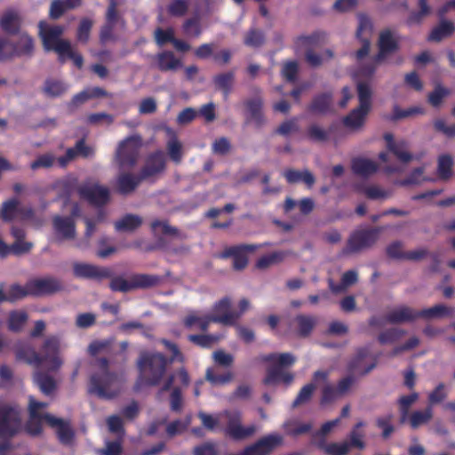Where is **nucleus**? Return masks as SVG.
<instances>
[{"label":"nucleus","mask_w":455,"mask_h":455,"mask_svg":"<svg viewBox=\"0 0 455 455\" xmlns=\"http://www.w3.org/2000/svg\"><path fill=\"white\" fill-rule=\"evenodd\" d=\"M220 417H224L227 420L224 434L233 440H245L256 432L255 425L243 426L242 424V413L237 410H226L218 416L207 414L204 411L198 412V418L201 419L203 426L212 431L220 427Z\"/></svg>","instance_id":"obj_1"},{"label":"nucleus","mask_w":455,"mask_h":455,"mask_svg":"<svg viewBox=\"0 0 455 455\" xmlns=\"http://www.w3.org/2000/svg\"><path fill=\"white\" fill-rule=\"evenodd\" d=\"M60 339L57 336H51L44 340L41 355L30 347L20 349L17 355L19 358L23 359L29 364L39 365L44 363L49 371H57L63 364V360L60 355Z\"/></svg>","instance_id":"obj_2"},{"label":"nucleus","mask_w":455,"mask_h":455,"mask_svg":"<svg viewBox=\"0 0 455 455\" xmlns=\"http://www.w3.org/2000/svg\"><path fill=\"white\" fill-rule=\"evenodd\" d=\"M108 362L100 360L96 364L95 371L92 374L89 384V392L101 398H112L122 389V379L108 371Z\"/></svg>","instance_id":"obj_3"},{"label":"nucleus","mask_w":455,"mask_h":455,"mask_svg":"<svg viewBox=\"0 0 455 455\" xmlns=\"http://www.w3.org/2000/svg\"><path fill=\"white\" fill-rule=\"evenodd\" d=\"M167 359L160 353L144 352L138 360L140 381L148 386H156L163 379Z\"/></svg>","instance_id":"obj_4"},{"label":"nucleus","mask_w":455,"mask_h":455,"mask_svg":"<svg viewBox=\"0 0 455 455\" xmlns=\"http://www.w3.org/2000/svg\"><path fill=\"white\" fill-rule=\"evenodd\" d=\"M397 48V34L391 29L382 30L379 37V53L376 55L371 64L366 65L360 69V76L364 77H370L373 76L378 65L383 61L389 53L396 51Z\"/></svg>","instance_id":"obj_5"},{"label":"nucleus","mask_w":455,"mask_h":455,"mask_svg":"<svg viewBox=\"0 0 455 455\" xmlns=\"http://www.w3.org/2000/svg\"><path fill=\"white\" fill-rule=\"evenodd\" d=\"M39 36L45 51H54L58 56L68 49L70 42L61 38L64 28L61 26H51L45 21L38 24Z\"/></svg>","instance_id":"obj_6"},{"label":"nucleus","mask_w":455,"mask_h":455,"mask_svg":"<svg viewBox=\"0 0 455 455\" xmlns=\"http://www.w3.org/2000/svg\"><path fill=\"white\" fill-rule=\"evenodd\" d=\"M141 138L132 135L121 140L115 153V162L121 169L132 168L137 163Z\"/></svg>","instance_id":"obj_7"},{"label":"nucleus","mask_w":455,"mask_h":455,"mask_svg":"<svg viewBox=\"0 0 455 455\" xmlns=\"http://www.w3.org/2000/svg\"><path fill=\"white\" fill-rule=\"evenodd\" d=\"M390 154L394 155L401 163L407 164L414 159L408 148V144L404 140L396 141V144H390L387 152L380 153L379 156V160L386 164L383 167L387 173L401 172L403 168L399 165L389 164Z\"/></svg>","instance_id":"obj_8"},{"label":"nucleus","mask_w":455,"mask_h":455,"mask_svg":"<svg viewBox=\"0 0 455 455\" xmlns=\"http://www.w3.org/2000/svg\"><path fill=\"white\" fill-rule=\"evenodd\" d=\"M379 230L364 228L355 230L349 237L344 254L356 253L372 246L379 239Z\"/></svg>","instance_id":"obj_9"},{"label":"nucleus","mask_w":455,"mask_h":455,"mask_svg":"<svg viewBox=\"0 0 455 455\" xmlns=\"http://www.w3.org/2000/svg\"><path fill=\"white\" fill-rule=\"evenodd\" d=\"M159 281L160 278L158 276L150 275H137L128 280L123 277H116L112 279L110 288L115 291L126 292L137 288H147L156 285Z\"/></svg>","instance_id":"obj_10"},{"label":"nucleus","mask_w":455,"mask_h":455,"mask_svg":"<svg viewBox=\"0 0 455 455\" xmlns=\"http://www.w3.org/2000/svg\"><path fill=\"white\" fill-rule=\"evenodd\" d=\"M208 315L212 323H219L223 325H234L240 317V314L231 310V300L228 297L214 303Z\"/></svg>","instance_id":"obj_11"},{"label":"nucleus","mask_w":455,"mask_h":455,"mask_svg":"<svg viewBox=\"0 0 455 455\" xmlns=\"http://www.w3.org/2000/svg\"><path fill=\"white\" fill-rule=\"evenodd\" d=\"M20 428V416L16 409L0 403V439L11 437Z\"/></svg>","instance_id":"obj_12"},{"label":"nucleus","mask_w":455,"mask_h":455,"mask_svg":"<svg viewBox=\"0 0 455 455\" xmlns=\"http://www.w3.org/2000/svg\"><path fill=\"white\" fill-rule=\"evenodd\" d=\"M1 217L4 221L33 220L34 212L29 207L21 206L19 200L11 199L3 204Z\"/></svg>","instance_id":"obj_13"},{"label":"nucleus","mask_w":455,"mask_h":455,"mask_svg":"<svg viewBox=\"0 0 455 455\" xmlns=\"http://www.w3.org/2000/svg\"><path fill=\"white\" fill-rule=\"evenodd\" d=\"M376 365V359L371 355V346L357 349L353 360L350 363V371L358 375H365L369 373Z\"/></svg>","instance_id":"obj_14"},{"label":"nucleus","mask_w":455,"mask_h":455,"mask_svg":"<svg viewBox=\"0 0 455 455\" xmlns=\"http://www.w3.org/2000/svg\"><path fill=\"white\" fill-rule=\"evenodd\" d=\"M46 403L36 402L33 397H29V414L30 418L27 424V431L32 435H38L43 429V423L46 422L44 411L47 407Z\"/></svg>","instance_id":"obj_15"},{"label":"nucleus","mask_w":455,"mask_h":455,"mask_svg":"<svg viewBox=\"0 0 455 455\" xmlns=\"http://www.w3.org/2000/svg\"><path fill=\"white\" fill-rule=\"evenodd\" d=\"M79 195L95 205H102L109 200V190L108 188L95 182H87L78 188Z\"/></svg>","instance_id":"obj_16"},{"label":"nucleus","mask_w":455,"mask_h":455,"mask_svg":"<svg viewBox=\"0 0 455 455\" xmlns=\"http://www.w3.org/2000/svg\"><path fill=\"white\" fill-rule=\"evenodd\" d=\"M313 381L322 389L321 403L323 404L331 403L341 397L338 387L329 381V371H317L314 373Z\"/></svg>","instance_id":"obj_17"},{"label":"nucleus","mask_w":455,"mask_h":455,"mask_svg":"<svg viewBox=\"0 0 455 455\" xmlns=\"http://www.w3.org/2000/svg\"><path fill=\"white\" fill-rule=\"evenodd\" d=\"M117 3L116 0H110V5L107 12V20L106 24L102 27L100 39L102 44H106L110 41H115L116 36L113 34V29L115 26L117 24L118 21L121 22L122 25L123 21L119 19L116 8Z\"/></svg>","instance_id":"obj_18"},{"label":"nucleus","mask_w":455,"mask_h":455,"mask_svg":"<svg viewBox=\"0 0 455 455\" xmlns=\"http://www.w3.org/2000/svg\"><path fill=\"white\" fill-rule=\"evenodd\" d=\"M29 291L31 295L41 296L60 291L62 288L61 283L52 277L39 278L30 281Z\"/></svg>","instance_id":"obj_19"},{"label":"nucleus","mask_w":455,"mask_h":455,"mask_svg":"<svg viewBox=\"0 0 455 455\" xmlns=\"http://www.w3.org/2000/svg\"><path fill=\"white\" fill-rule=\"evenodd\" d=\"M256 245L242 244L233 246L225 251L223 257H233V266L235 269L244 268L248 263L247 253L252 252Z\"/></svg>","instance_id":"obj_20"},{"label":"nucleus","mask_w":455,"mask_h":455,"mask_svg":"<svg viewBox=\"0 0 455 455\" xmlns=\"http://www.w3.org/2000/svg\"><path fill=\"white\" fill-rule=\"evenodd\" d=\"M154 65L162 72H175L182 68V61L171 51H164L154 57Z\"/></svg>","instance_id":"obj_21"},{"label":"nucleus","mask_w":455,"mask_h":455,"mask_svg":"<svg viewBox=\"0 0 455 455\" xmlns=\"http://www.w3.org/2000/svg\"><path fill=\"white\" fill-rule=\"evenodd\" d=\"M45 419L47 424L56 431V434L62 443L68 444L71 443L74 432L68 421L51 414H46Z\"/></svg>","instance_id":"obj_22"},{"label":"nucleus","mask_w":455,"mask_h":455,"mask_svg":"<svg viewBox=\"0 0 455 455\" xmlns=\"http://www.w3.org/2000/svg\"><path fill=\"white\" fill-rule=\"evenodd\" d=\"M53 228L56 239L59 241L72 240L76 237V225L71 218L56 216L53 219Z\"/></svg>","instance_id":"obj_23"},{"label":"nucleus","mask_w":455,"mask_h":455,"mask_svg":"<svg viewBox=\"0 0 455 455\" xmlns=\"http://www.w3.org/2000/svg\"><path fill=\"white\" fill-rule=\"evenodd\" d=\"M371 111L356 107L343 119L344 125L351 132L363 130Z\"/></svg>","instance_id":"obj_24"},{"label":"nucleus","mask_w":455,"mask_h":455,"mask_svg":"<svg viewBox=\"0 0 455 455\" xmlns=\"http://www.w3.org/2000/svg\"><path fill=\"white\" fill-rule=\"evenodd\" d=\"M165 166V159L163 152L151 155L146 161L141 171V179L149 178L162 172Z\"/></svg>","instance_id":"obj_25"},{"label":"nucleus","mask_w":455,"mask_h":455,"mask_svg":"<svg viewBox=\"0 0 455 455\" xmlns=\"http://www.w3.org/2000/svg\"><path fill=\"white\" fill-rule=\"evenodd\" d=\"M325 38V34L321 31L313 32L310 35H302L295 38L294 48L297 52H308L314 46L321 44Z\"/></svg>","instance_id":"obj_26"},{"label":"nucleus","mask_w":455,"mask_h":455,"mask_svg":"<svg viewBox=\"0 0 455 455\" xmlns=\"http://www.w3.org/2000/svg\"><path fill=\"white\" fill-rule=\"evenodd\" d=\"M11 234L15 241L12 243L11 246H7V254L13 253L15 255H20L30 251L33 244L29 242L24 241L25 232L23 229L17 227H12Z\"/></svg>","instance_id":"obj_27"},{"label":"nucleus","mask_w":455,"mask_h":455,"mask_svg":"<svg viewBox=\"0 0 455 455\" xmlns=\"http://www.w3.org/2000/svg\"><path fill=\"white\" fill-rule=\"evenodd\" d=\"M73 272L76 277L80 278H96L108 275V271L106 268H100L94 265L83 262L74 263Z\"/></svg>","instance_id":"obj_28"},{"label":"nucleus","mask_w":455,"mask_h":455,"mask_svg":"<svg viewBox=\"0 0 455 455\" xmlns=\"http://www.w3.org/2000/svg\"><path fill=\"white\" fill-rule=\"evenodd\" d=\"M421 318L426 320L440 319L444 317L452 318L455 316V307L444 304H436L419 311Z\"/></svg>","instance_id":"obj_29"},{"label":"nucleus","mask_w":455,"mask_h":455,"mask_svg":"<svg viewBox=\"0 0 455 455\" xmlns=\"http://www.w3.org/2000/svg\"><path fill=\"white\" fill-rule=\"evenodd\" d=\"M419 317V311L408 307L395 308L387 315V320L392 323L411 322Z\"/></svg>","instance_id":"obj_30"},{"label":"nucleus","mask_w":455,"mask_h":455,"mask_svg":"<svg viewBox=\"0 0 455 455\" xmlns=\"http://www.w3.org/2000/svg\"><path fill=\"white\" fill-rule=\"evenodd\" d=\"M351 168L356 175L368 177L374 174L378 171L379 166L371 159L357 157L352 161Z\"/></svg>","instance_id":"obj_31"},{"label":"nucleus","mask_w":455,"mask_h":455,"mask_svg":"<svg viewBox=\"0 0 455 455\" xmlns=\"http://www.w3.org/2000/svg\"><path fill=\"white\" fill-rule=\"evenodd\" d=\"M0 27L9 34H15L19 31L20 17L16 11L8 9L0 14Z\"/></svg>","instance_id":"obj_32"},{"label":"nucleus","mask_w":455,"mask_h":455,"mask_svg":"<svg viewBox=\"0 0 455 455\" xmlns=\"http://www.w3.org/2000/svg\"><path fill=\"white\" fill-rule=\"evenodd\" d=\"M296 331L300 337L308 336L317 323V318L313 315H299L294 320Z\"/></svg>","instance_id":"obj_33"},{"label":"nucleus","mask_w":455,"mask_h":455,"mask_svg":"<svg viewBox=\"0 0 455 455\" xmlns=\"http://www.w3.org/2000/svg\"><path fill=\"white\" fill-rule=\"evenodd\" d=\"M357 97L359 105L357 107L371 111L372 108L373 91L369 82L357 81Z\"/></svg>","instance_id":"obj_34"},{"label":"nucleus","mask_w":455,"mask_h":455,"mask_svg":"<svg viewBox=\"0 0 455 455\" xmlns=\"http://www.w3.org/2000/svg\"><path fill=\"white\" fill-rule=\"evenodd\" d=\"M142 218L136 214H126L115 222V228L118 232H133L142 224Z\"/></svg>","instance_id":"obj_35"},{"label":"nucleus","mask_w":455,"mask_h":455,"mask_svg":"<svg viewBox=\"0 0 455 455\" xmlns=\"http://www.w3.org/2000/svg\"><path fill=\"white\" fill-rule=\"evenodd\" d=\"M212 323L208 314H202L200 312H191L184 318V324L188 328L199 329L206 331L209 324Z\"/></svg>","instance_id":"obj_36"},{"label":"nucleus","mask_w":455,"mask_h":455,"mask_svg":"<svg viewBox=\"0 0 455 455\" xmlns=\"http://www.w3.org/2000/svg\"><path fill=\"white\" fill-rule=\"evenodd\" d=\"M454 31L455 26L452 21L442 20L440 23L432 29L428 36V40L440 42L441 40L451 36Z\"/></svg>","instance_id":"obj_37"},{"label":"nucleus","mask_w":455,"mask_h":455,"mask_svg":"<svg viewBox=\"0 0 455 455\" xmlns=\"http://www.w3.org/2000/svg\"><path fill=\"white\" fill-rule=\"evenodd\" d=\"M283 428L286 435L297 436L309 432L312 428L310 422H302L299 419H290L283 422Z\"/></svg>","instance_id":"obj_38"},{"label":"nucleus","mask_w":455,"mask_h":455,"mask_svg":"<svg viewBox=\"0 0 455 455\" xmlns=\"http://www.w3.org/2000/svg\"><path fill=\"white\" fill-rule=\"evenodd\" d=\"M291 254L289 251H276L264 255L257 261V267L260 269L267 268L271 266L280 264L288 256Z\"/></svg>","instance_id":"obj_39"},{"label":"nucleus","mask_w":455,"mask_h":455,"mask_svg":"<svg viewBox=\"0 0 455 455\" xmlns=\"http://www.w3.org/2000/svg\"><path fill=\"white\" fill-rule=\"evenodd\" d=\"M283 176L289 183L302 181L309 188H311L315 181L314 175L308 170H288L283 172Z\"/></svg>","instance_id":"obj_40"},{"label":"nucleus","mask_w":455,"mask_h":455,"mask_svg":"<svg viewBox=\"0 0 455 455\" xmlns=\"http://www.w3.org/2000/svg\"><path fill=\"white\" fill-rule=\"evenodd\" d=\"M281 380L289 384L293 380V375L283 372V371L277 366H268L267 370V376L264 379L265 384L274 385Z\"/></svg>","instance_id":"obj_41"},{"label":"nucleus","mask_w":455,"mask_h":455,"mask_svg":"<svg viewBox=\"0 0 455 455\" xmlns=\"http://www.w3.org/2000/svg\"><path fill=\"white\" fill-rule=\"evenodd\" d=\"M419 395L414 392L408 395H402L398 401V408L400 412V422L405 423L409 419L411 407L418 401Z\"/></svg>","instance_id":"obj_42"},{"label":"nucleus","mask_w":455,"mask_h":455,"mask_svg":"<svg viewBox=\"0 0 455 455\" xmlns=\"http://www.w3.org/2000/svg\"><path fill=\"white\" fill-rule=\"evenodd\" d=\"M234 379V374L231 371L220 373L215 368H208L205 372V379L212 386H224L231 382Z\"/></svg>","instance_id":"obj_43"},{"label":"nucleus","mask_w":455,"mask_h":455,"mask_svg":"<svg viewBox=\"0 0 455 455\" xmlns=\"http://www.w3.org/2000/svg\"><path fill=\"white\" fill-rule=\"evenodd\" d=\"M141 177H136L132 174L123 173L118 177L117 187L122 194H129L132 192L139 185Z\"/></svg>","instance_id":"obj_44"},{"label":"nucleus","mask_w":455,"mask_h":455,"mask_svg":"<svg viewBox=\"0 0 455 455\" xmlns=\"http://www.w3.org/2000/svg\"><path fill=\"white\" fill-rule=\"evenodd\" d=\"M453 160L449 155H442L437 161V176L441 180H448L452 175Z\"/></svg>","instance_id":"obj_45"},{"label":"nucleus","mask_w":455,"mask_h":455,"mask_svg":"<svg viewBox=\"0 0 455 455\" xmlns=\"http://www.w3.org/2000/svg\"><path fill=\"white\" fill-rule=\"evenodd\" d=\"M57 156L52 152H46L36 156L31 162L29 167L32 171H38L40 169H50L56 164Z\"/></svg>","instance_id":"obj_46"},{"label":"nucleus","mask_w":455,"mask_h":455,"mask_svg":"<svg viewBox=\"0 0 455 455\" xmlns=\"http://www.w3.org/2000/svg\"><path fill=\"white\" fill-rule=\"evenodd\" d=\"M14 46L16 48V55L18 56H30L34 51L32 38L24 32L19 35V39Z\"/></svg>","instance_id":"obj_47"},{"label":"nucleus","mask_w":455,"mask_h":455,"mask_svg":"<svg viewBox=\"0 0 455 455\" xmlns=\"http://www.w3.org/2000/svg\"><path fill=\"white\" fill-rule=\"evenodd\" d=\"M34 379L40 390L46 395H51L56 388L54 379L46 373L36 372Z\"/></svg>","instance_id":"obj_48"},{"label":"nucleus","mask_w":455,"mask_h":455,"mask_svg":"<svg viewBox=\"0 0 455 455\" xmlns=\"http://www.w3.org/2000/svg\"><path fill=\"white\" fill-rule=\"evenodd\" d=\"M433 417V411L430 407L426 408L424 411H415L409 414V422L412 428L416 429L420 426L427 424Z\"/></svg>","instance_id":"obj_49"},{"label":"nucleus","mask_w":455,"mask_h":455,"mask_svg":"<svg viewBox=\"0 0 455 455\" xmlns=\"http://www.w3.org/2000/svg\"><path fill=\"white\" fill-rule=\"evenodd\" d=\"M80 4V0H53L50 8V16L52 19L60 18L66 10V7L74 8Z\"/></svg>","instance_id":"obj_50"},{"label":"nucleus","mask_w":455,"mask_h":455,"mask_svg":"<svg viewBox=\"0 0 455 455\" xmlns=\"http://www.w3.org/2000/svg\"><path fill=\"white\" fill-rule=\"evenodd\" d=\"M419 11L410 14L407 20L409 25L419 24L426 17L431 13V7L427 0L418 1Z\"/></svg>","instance_id":"obj_51"},{"label":"nucleus","mask_w":455,"mask_h":455,"mask_svg":"<svg viewBox=\"0 0 455 455\" xmlns=\"http://www.w3.org/2000/svg\"><path fill=\"white\" fill-rule=\"evenodd\" d=\"M264 360L271 363L269 366H277L281 369V367L293 364L296 358L292 354L283 353L268 355L264 357Z\"/></svg>","instance_id":"obj_52"},{"label":"nucleus","mask_w":455,"mask_h":455,"mask_svg":"<svg viewBox=\"0 0 455 455\" xmlns=\"http://www.w3.org/2000/svg\"><path fill=\"white\" fill-rule=\"evenodd\" d=\"M28 321V315L25 311L17 310L9 314L7 320L8 329L12 331H19Z\"/></svg>","instance_id":"obj_53"},{"label":"nucleus","mask_w":455,"mask_h":455,"mask_svg":"<svg viewBox=\"0 0 455 455\" xmlns=\"http://www.w3.org/2000/svg\"><path fill=\"white\" fill-rule=\"evenodd\" d=\"M248 111L250 113V119L259 126L264 123V117L261 113L262 100L259 98L254 99L247 102Z\"/></svg>","instance_id":"obj_54"},{"label":"nucleus","mask_w":455,"mask_h":455,"mask_svg":"<svg viewBox=\"0 0 455 455\" xmlns=\"http://www.w3.org/2000/svg\"><path fill=\"white\" fill-rule=\"evenodd\" d=\"M68 86L61 81L48 80L44 84V92L50 97H58L68 91Z\"/></svg>","instance_id":"obj_55"},{"label":"nucleus","mask_w":455,"mask_h":455,"mask_svg":"<svg viewBox=\"0 0 455 455\" xmlns=\"http://www.w3.org/2000/svg\"><path fill=\"white\" fill-rule=\"evenodd\" d=\"M426 164L420 167L415 168L408 177L400 182L402 186L405 185H419L427 180H431L425 176Z\"/></svg>","instance_id":"obj_56"},{"label":"nucleus","mask_w":455,"mask_h":455,"mask_svg":"<svg viewBox=\"0 0 455 455\" xmlns=\"http://www.w3.org/2000/svg\"><path fill=\"white\" fill-rule=\"evenodd\" d=\"M331 102V95L330 93H324L314 100L310 109L315 113L323 114L329 110Z\"/></svg>","instance_id":"obj_57"},{"label":"nucleus","mask_w":455,"mask_h":455,"mask_svg":"<svg viewBox=\"0 0 455 455\" xmlns=\"http://www.w3.org/2000/svg\"><path fill=\"white\" fill-rule=\"evenodd\" d=\"M166 148L170 158L176 164H180L182 159V144L175 136H172L167 142Z\"/></svg>","instance_id":"obj_58"},{"label":"nucleus","mask_w":455,"mask_h":455,"mask_svg":"<svg viewBox=\"0 0 455 455\" xmlns=\"http://www.w3.org/2000/svg\"><path fill=\"white\" fill-rule=\"evenodd\" d=\"M216 87L222 91L227 97L231 91L234 83V74L231 72L220 74L214 78Z\"/></svg>","instance_id":"obj_59"},{"label":"nucleus","mask_w":455,"mask_h":455,"mask_svg":"<svg viewBox=\"0 0 455 455\" xmlns=\"http://www.w3.org/2000/svg\"><path fill=\"white\" fill-rule=\"evenodd\" d=\"M191 418L186 417L184 419H178L171 422L166 427V433L170 436H174L182 434L190 425Z\"/></svg>","instance_id":"obj_60"},{"label":"nucleus","mask_w":455,"mask_h":455,"mask_svg":"<svg viewBox=\"0 0 455 455\" xmlns=\"http://www.w3.org/2000/svg\"><path fill=\"white\" fill-rule=\"evenodd\" d=\"M322 449L328 455H347L350 449L347 442L331 443L322 445Z\"/></svg>","instance_id":"obj_61"},{"label":"nucleus","mask_w":455,"mask_h":455,"mask_svg":"<svg viewBox=\"0 0 455 455\" xmlns=\"http://www.w3.org/2000/svg\"><path fill=\"white\" fill-rule=\"evenodd\" d=\"M189 7V0H173L168 5V12L170 15L174 17L184 16Z\"/></svg>","instance_id":"obj_62"},{"label":"nucleus","mask_w":455,"mask_h":455,"mask_svg":"<svg viewBox=\"0 0 455 455\" xmlns=\"http://www.w3.org/2000/svg\"><path fill=\"white\" fill-rule=\"evenodd\" d=\"M449 94L450 91L447 88L436 85L435 90L428 94V102L437 108Z\"/></svg>","instance_id":"obj_63"},{"label":"nucleus","mask_w":455,"mask_h":455,"mask_svg":"<svg viewBox=\"0 0 455 455\" xmlns=\"http://www.w3.org/2000/svg\"><path fill=\"white\" fill-rule=\"evenodd\" d=\"M404 334H405V331L403 329L393 328V329H390V330L381 332L379 335V341L381 344L394 343V342L399 340Z\"/></svg>","instance_id":"obj_64"}]
</instances>
